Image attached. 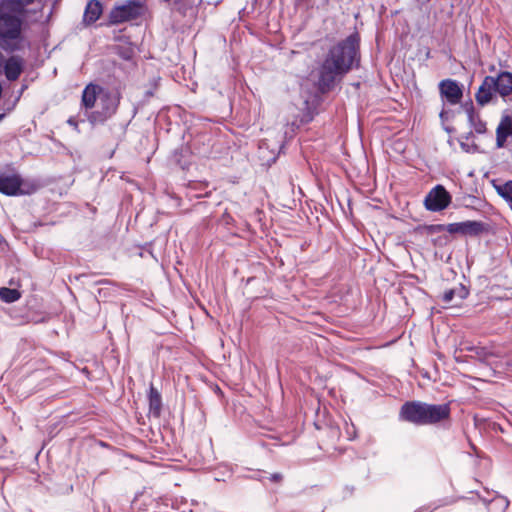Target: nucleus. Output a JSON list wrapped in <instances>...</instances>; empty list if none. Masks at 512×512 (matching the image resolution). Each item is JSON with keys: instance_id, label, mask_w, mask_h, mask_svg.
Segmentation results:
<instances>
[{"instance_id": "16", "label": "nucleus", "mask_w": 512, "mask_h": 512, "mask_svg": "<svg viewBox=\"0 0 512 512\" xmlns=\"http://www.w3.org/2000/svg\"><path fill=\"white\" fill-rule=\"evenodd\" d=\"M103 7L100 1L98 0H90L88 1L84 15H83V23L85 25H91L95 23L100 16L102 15Z\"/></svg>"}, {"instance_id": "28", "label": "nucleus", "mask_w": 512, "mask_h": 512, "mask_svg": "<svg viewBox=\"0 0 512 512\" xmlns=\"http://www.w3.org/2000/svg\"><path fill=\"white\" fill-rule=\"evenodd\" d=\"M98 284H100V285H109V284H111V282L109 280H101V281L98 282Z\"/></svg>"}, {"instance_id": "19", "label": "nucleus", "mask_w": 512, "mask_h": 512, "mask_svg": "<svg viewBox=\"0 0 512 512\" xmlns=\"http://www.w3.org/2000/svg\"><path fill=\"white\" fill-rule=\"evenodd\" d=\"M162 409V398L153 386L149 390V411L154 417H159Z\"/></svg>"}, {"instance_id": "18", "label": "nucleus", "mask_w": 512, "mask_h": 512, "mask_svg": "<svg viewBox=\"0 0 512 512\" xmlns=\"http://www.w3.org/2000/svg\"><path fill=\"white\" fill-rule=\"evenodd\" d=\"M477 495L479 498L482 499V501L485 504H488V512H505L509 506V500L506 497L499 495L497 493H495L493 498L490 500L480 496L478 493Z\"/></svg>"}, {"instance_id": "11", "label": "nucleus", "mask_w": 512, "mask_h": 512, "mask_svg": "<svg viewBox=\"0 0 512 512\" xmlns=\"http://www.w3.org/2000/svg\"><path fill=\"white\" fill-rule=\"evenodd\" d=\"M440 95L451 105L458 104L462 97L463 91L456 80L445 79L439 83Z\"/></svg>"}, {"instance_id": "26", "label": "nucleus", "mask_w": 512, "mask_h": 512, "mask_svg": "<svg viewBox=\"0 0 512 512\" xmlns=\"http://www.w3.org/2000/svg\"><path fill=\"white\" fill-rule=\"evenodd\" d=\"M97 292L100 297H104V298H106L110 295V289L108 287H101L98 289Z\"/></svg>"}, {"instance_id": "23", "label": "nucleus", "mask_w": 512, "mask_h": 512, "mask_svg": "<svg viewBox=\"0 0 512 512\" xmlns=\"http://www.w3.org/2000/svg\"><path fill=\"white\" fill-rule=\"evenodd\" d=\"M52 486L48 489L55 495H65L73 491V485L70 482H51Z\"/></svg>"}, {"instance_id": "5", "label": "nucleus", "mask_w": 512, "mask_h": 512, "mask_svg": "<svg viewBox=\"0 0 512 512\" xmlns=\"http://www.w3.org/2000/svg\"><path fill=\"white\" fill-rule=\"evenodd\" d=\"M117 109V101L108 92H104L99 97L97 109L88 115V120L92 124L104 123L109 119Z\"/></svg>"}, {"instance_id": "30", "label": "nucleus", "mask_w": 512, "mask_h": 512, "mask_svg": "<svg viewBox=\"0 0 512 512\" xmlns=\"http://www.w3.org/2000/svg\"><path fill=\"white\" fill-rule=\"evenodd\" d=\"M415 512H430V510L428 508L422 507Z\"/></svg>"}, {"instance_id": "8", "label": "nucleus", "mask_w": 512, "mask_h": 512, "mask_svg": "<svg viewBox=\"0 0 512 512\" xmlns=\"http://www.w3.org/2000/svg\"><path fill=\"white\" fill-rule=\"evenodd\" d=\"M450 403L429 404L425 402L424 425H434L450 418Z\"/></svg>"}, {"instance_id": "15", "label": "nucleus", "mask_w": 512, "mask_h": 512, "mask_svg": "<svg viewBox=\"0 0 512 512\" xmlns=\"http://www.w3.org/2000/svg\"><path fill=\"white\" fill-rule=\"evenodd\" d=\"M494 81L496 82L495 88L498 95L505 98L512 94L511 72L501 71L496 77H494Z\"/></svg>"}, {"instance_id": "3", "label": "nucleus", "mask_w": 512, "mask_h": 512, "mask_svg": "<svg viewBox=\"0 0 512 512\" xmlns=\"http://www.w3.org/2000/svg\"><path fill=\"white\" fill-rule=\"evenodd\" d=\"M145 13V5L141 0H128L121 5L112 8L108 15L109 25H118L142 17Z\"/></svg>"}, {"instance_id": "6", "label": "nucleus", "mask_w": 512, "mask_h": 512, "mask_svg": "<svg viewBox=\"0 0 512 512\" xmlns=\"http://www.w3.org/2000/svg\"><path fill=\"white\" fill-rule=\"evenodd\" d=\"M451 200L449 192L442 185H437L426 195L424 205L427 210L438 212L447 208Z\"/></svg>"}, {"instance_id": "13", "label": "nucleus", "mask_w": 512, "mask_h": 512, "mask_svg": "<svg viewBox=\"0 0 512 512\" xmlns=\"http://www.w3.org/2000/svg\"><path fill=\"white\" fill-rule=\"evenodd\" d=\"M469 295V290L462 284L446 290L443 293L442 301L451 306H459Z\"/></svg>"}, {"instance_id": "10", "label": "nucleus", "mask_w": 512, "mask_h": 512, "mask_svg": "<svg viewBox=\"0 0 512 512\" xmlns=\"http://www.w3.org/2000/svg\"><path fill=\"white\" fill-rule=\"evenodd\" d=\"M496 82L494 76H485L477 92L475 93V100L479 106H486L493 101L497 95L495 88Z\"/></svg>"}, {"instance_id": "22", "label": "nucleus", "mask_w": 512, "mask_h": 512, "mask_svg": "<svg viewBox=\"0 0 512 512\" xmlns=\"http://www.w3.org/2000/svg\"><path fill=\"white\" fill-rule=\"evenodd\" d=\"M21 298V293L17 289L7 287L0 288V299L6 303H13Z\"/></svg>"}, {"instance_id": "20", "label": "nucleus", "mask_w": 512, "mask_h": 512, "mask_svg": "<svg viewBox=\"0 0 512 512\" xmlns=\"http://www.w3.org/2000/svg\"><path fill=\"white\" fill-rule=\"evenodd\" d=\"M497 193L509 204L512 208V180L504 183L493 184Z\"/></svg>"}, {"instance_id": "27", "label": "nucleus", "mask_w": 512, "mask_h": 512, "mask_svg": "<svg viewBox=\"0 0 512 512\" xmlns=\"http://www.w3.org/2000/svg\"><path fill=\"white\" fill-rule=\"evenodd\" d=\"M283 476L279 473H273L270 476V480L276 481V480H282Z\"/></svg>"}, {"instance_id": "12", "label": "nucleus", "mask_w": 512, "mask_h": 512, "mask_svg": "<svg viewBox=\"0 0 512 512\" xmlns=\"http://www.w3.org/2000/svg\"><path fill=\"white\" fill-rule=\"evenodd\" d=\"M3 69L9 81H16L24 70V60L20 56L13 55L5 61Z\"/></svg>"}, {"instance_id": "31", "label": "nucleus", "mask_w": 512, "mask_h": 512, "mask_svg": "<svg viewBox=\"0 0 512 512\" xmlns=\"http://www.w3.org/2000/svg\"><path fill=\"white\" fill-rule=\"evenodd\" d=\"M445 115H446V111L442 110L441 113H440V118L444 119Z\"/></svg>"}, {"instance_id": "24", "label": "nucleus", "mask_w": 512, "mask_h": 512, "mask_svg": "<svg viewBox=\"0 0 512 512\" xmlns=\"http://www.w3.org/2000/svg\"><path fill=\"white\" fill-rule=\"evenodd\" d=\"M428 230L430 233H440V232H443V231H447L448 232V224L445 225V224H434V225H431L428 227Z\"/></svg>"}, {"instance_id": "14", "label": "nucleus", "mask_w": 512, "mask_h": 512, "mask_svg": "<svg viewBox=\"0 0 512 512\" xmlns=\"http://www.w3.org/2000/svg\"><path fill=\"white\" fill-rule=\"evenodd\" d=\"M103 88L99 85L89 84L82 92V105L86 109H91L97 106L99 97L103 94Z\"/></svg>"}, {"instance_id": "1", "label": "nucleus", "mask_w": 512, "mask_h": 512, "mask_svg": "<svg viewBox=\"0 0 512 512\" xmlns=\"http://www.w3.org/2000/svg\"><path fill=\"white\" fill-rule=\"evenodd\" d=\"M360 37L353 33L332 46L318 68V90L321 93L331 91L337 81L358 65Z\"/></svg>"}, {"instance_id": "32", "label": "nucleus", "mask_w": 512, "mask_h": 512, "mask_svg": "<svg viewBox=\"0 0 512 512\" xmlns=\"http://www.w3.org/2000/svg\"><path fill=\"white\" fill-rule=\"evenodd\" d=\"M4 114H0V121L4 118Z\"/></svg>"}, {"instance_id": "9", "label": "nucleus", "mask_w": 512, "mask_h": 512, "mask_svg": "<svg viewBox=\"0 0 512 512\" xmlns=\"http://www.w3.org/2000/svg\"><path fill=\"white\" fill-rule=\"evenodd\" d=\"M486 231V224L481 221L467 220L463 222L448 224L450 234H460L464 236H478Z\"/></svg>"}, {"instance_id": "29", "label": "nucleus", "mask_w": 512, "mask_h": 512, "mask_svg": "<svg viewBox=\"0 0 512 512\" xmlns=\"http://www.w3.org/2000/svg\"><path fill=\"white\" fill-rule=\"evenodd\" d=\"M68 124L74 126L75 128L77 127V123L72 118L68 120Z\"/></svg>"}, {"instance_id": "4", "label": "nucleus", "mask_w": 512, "mask_h": 512, "mask_svg": "<svg viewBox=\"0 0 512 512\" xmlns=\"http://www.w3.org/2000/svg\"><path fill=\"white\" fill-rule=\"evenodd\" d=\"M21 19L13 14L0 11V43L6 50L17 49L10 41L17 40L21 35Z\"/></svg>"}, {"instance_id": "2", "label": "nucleus", "mask_w": 512, "mask_h": 512, "mask_svg": "<svg viewBox=\"0 0 512 512\" xmlns=\"http://www.w3.org/2000/svg\"><path fill=\"white\" fill-rule=\"evenodd\" d=\"M38 185L34 181L24 180L19 174H0V193L6 196L30 195L36 192Z\"/></svg>"}, {"instance_id": "21", "label": "nucleus", "mask_w": 512, "mask_h": 512, "mask_svg": "<svg viewBox=\"0 0 512 512\" xmlns=\"http://www.w3.org/2000/svg\"><path fill=\"white\" fill-rule=\"evenodd\" d=\"M468 120L470 124L474 127V130L478 134H483L486 131V123L483 122L477 114H475L474 109L471 107L467 111Z\"/></svg>"}, {"instance_id": "25", "label": "nucleus", "mask_w": 512, "mask_h": 512, "mask_svg": "<svg viewBox=\"0 0 512 512\" xmlns=\"http://www.w3.org/2000/svg\"><path fill=\"white\" fill-rule=\"evenodd\" d=\"M174 6H175V9L182 15H185L186 13V9L184 8V6L181 4V0H174Z\"/></svg>"}, {"instance_id": "17", "label": "nucleus", "mask_w": 512, "mask_h": 512, "mask_svg": "<svg viewBox=\"0 0 512 512\" xmlns=\"http://www.w3.org/2000/svg\"><path fill=\"white\" fill-rule=\"evenodd\" d=\"M508 136H512V118L510 116H504L496 130L497 148L504 147Z\"/></svg>"}, {"instance_id": "7", "label": "nucleus", "mask_w": 512, "mask_h": 512, "mask_svg": "<svg viewBox=\"0 0 512 512\" xmlns=\"http://www.w3.org/2000/svg\"><path fill=\"white\" fill-rule=\"evenodd\" d=\"M424 411L425 402L407 401L400 408L399 419L417 426H423Z\"/></svg>"}]
</instances>
